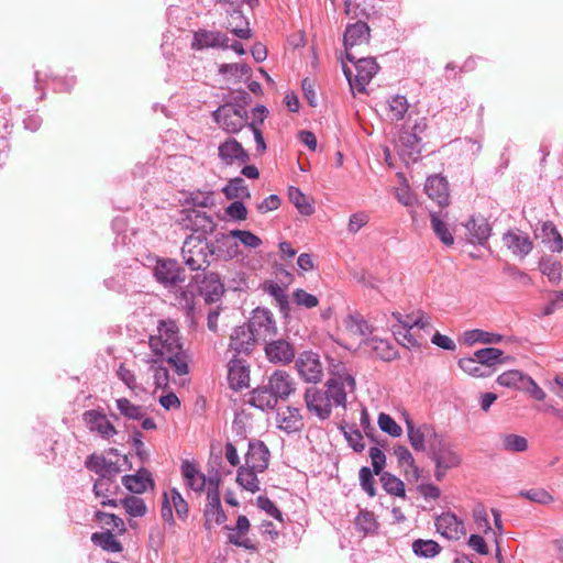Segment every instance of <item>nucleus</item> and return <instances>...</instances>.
<instances>
[{"instance_id":"4","label":"nucleus","mask_w":563,"mask_h":563,"mask_svg":"<svg viewBox=\"0 0 563 563\" xmlns=\"http://www.w3.org/2000/svg\"><path fill=\"white\" fill-rule=\"evenodd\" d=\"M219 247L213 243L199 238H188L181 247V255L185 265L194 271H206L210 265V257L219 256Z\"/></svg>"},{"instance_id":"54","label":"nucleus","mask_w":563,"mask_h":563,"mask_svg":"<svg viewBox=\"0 0 563 563\" xmlns=\"http://www.w3.org/2000/svg\"><path fill=\"white\" fill-rule=\"evenodd\" d=\"M343 435L347 441L349 445L357 453H361L365 449V443L363 441V435L361 431L352 426L346 429L345 427H341Z\"/></svg>"},{"instance_id":"42","label":"nucleus","mask_w":563,"mask_h":563,"mask_svg":"<svg viewBox=\"0 0 563 563\" xmlns=\"http://www.w3.org/2000/svg\"><path fill=\"white\" fill-rule=\"evenodd\" d=\"M412 552L420 558L431 559L441 552L440 544L434 540L417 539L411 544Z\"/></svg>"},{"instance_id":"37","label":"nucleus","mask_w":563,"mask_h":563,"mask_svg":"<svg viewBox=\"0 0 563 563\" xmlns=\"http://www.w3.org/2000/svg\"><path fill=\"white\" fill-rule=\"evenodd\" d=\"M91 541L102 550L111 553H118L123 550L121 542L115 539L110 530L92 533Z\"/></svg>"},{"instance_id":"27","label":"nucleus","mask_w":563,"mask_h":563,"mask_svg":"<svg viewBox=\"0 0 563 563\" xmlns=\"http://www.w3.org/2000/svg\"><path fill=\"white\" fill-rule=\"evenodd\" d=\"M393 318L399 323L398 328H393V333L399 344L407 349L419 347L420 341L411 333L410 322L404 319L400 312H393Z\"/></svg>"},{"instance_id":"5","label":"nucleus","mask_w":563,"mask_h":563,"mask_svg":"<svg viewBox=\"0 0 563 563\" xmlns=\"http://www.w3.org/2000/svg\"><path fill=\"white\" fill-rule=\"evenodd\" d=\"M211 117L229 134H236L249 124L247 111L241 103H233L231 101L218 107L211 113Z\"/></svg>"},{"instance_id":"47","label":"nucleus","mask_w":563,"mask_h":563,"mask_svg":"<svg viewBox=\"0 0 563 563\" xmlns=\"http://www.w3.org/2000/svg\"><path fill=\"white\" fill-rule=\"evenodd\" d=\"M117 477H99L93 483V493L97 497H108L119 492L120 487L115 483Z\"/></svg>"},{"instance_id":"32","label":"nucleus","mask_w":563,"mask_h":563,"mask_svg":"<svg viewBox=\"0 0 563 563\" xmlns=\"http://www.w3.org/2000/svg\"><path fill=\"white\" fill-rule=\"evenodd\" d=\"M181 474L186 481V484L194 489L195 492L203 490L207 478L200 473L195 464L189 462L188 460L184 461L181 464Z\"/></svg>"},{"instance_id":"30","label":"nucleus","mask_w":563,"mask_h":563,"mask_svg":"<svg viewBox=\"0 0 563 563\" xmlns=\"http://www.w3.org/2000/svg\"><path fill=\"white\" fill-rule=\"evenodd\" d=\"M277 422L278 427L287 433L296 432L302 426L299 410L290 407L277 412Z\"/></svg>"},{"instance_id":"36","label":"nucleus","mask_w":563,"mask_h":563,"mask_svg":"<svg viewBox=\"0 0 563 563\" xmlns=\"http://www.w3.org/2000/svg\"><path fill=\"white\" fill-rule=\"evenodd\" d=\"M258 471L253 467H249L246 464L240 466L236 473V483L244 489L256 493L260 490V481L256 476Z\"/></svg>"},{"instance_id":"40","label":"nucleus","mask_w":563,"mask_h":563,"mask_svg":"<svg viewBox=\"0 0 563 563\" xmlns=\"http://www.w3.org/2000/svg\"><path fill=\"white\" fill-rule=\"evenodd\" d=\"M264 290L275 299L283 316L288 317L290 313V303L285 289L272 282L264 286Z\"/></svg>"},{"instance_id":"19","label":"nucleus","mask_w":563,"mask_h":563,"mask_svg":"<svg viewBox=\"0 0 563 563\" xmlns=\"http://www.w3.org/2000/svg\"><path fill=\"white\" fill-rule=\"evenodd\" d=\"M435 528L441 536L450 540H459L465 534L463 521L452 512H444L437 517Z\"/></svg>"},{"instance_id":"58","label":"nucleus","mask_w":563,"mask_h":563,"mask_svg":"<svg viewBox=\"0 0 563 563\" xmlns=\"http://www.w3.org/2000/svg\"><path fill=\"white\" fill-rule=\"evenodd\" d=\"M355 526L358 530L371 533L377 529V522L373 512L363 510L355 518Z\"/></svg>"},{"instance_id":"62","label":"nucleus","mask_w":563,"mask_h":563,"mask_svg":"<svg viewBox=\"0 0 563 563\" xmlns=\"http://www.w3.org/2000/svg\"><path fill=\"white\" fill-rule=\"evenodd\" d=\"M205 518H206L205 527L210 530L212 528V522L219 526L225 521L227 516H225V512H224L222 506H218L214 508L206 507Z\"/></svg>"},{"instance_id":"26","label":"nucleus","mask_w":563,"mask_h":563,"mask_svg":"<svg viewBox=\"0 0 563 563\" xmlns=\"http://www.w3.org/2000/svg\"><path fill=\"white\" fill-rule=\"evenodd\" d=\"M124 487L133 494H143L148 487H154V481L148 470L142 467L136 474L124 475L122 477Z\"/></svg>"},{"instance_id":"8","label":"nucleus","mask_w":563,"mask_h":563,"mask_svg":"<svg viewBox=\"0 0 563 563\" xmlns=\"http://www.w3.org/2000/svg\"><path fill=\"white\" fill-rule=\"evenodd\" d=\"M245 325L253 332L257 342L265 343L277 334V325L273 313L268 309L256 308Z\"/></svg>"},{"instance_id":"56","label":"nucleus","mask_w":563,"mask_h":563,"mask_svg":"<svg viewBox=\"0 0 563 563\" xmlns=\"http://www.w3.org/2000/svg\"><path fill=\"white\" fill-rule=\"evenodd\" d=\"M360 486L369 496L376 495L374 472L368 466H362L358 472Z\"/></svg>"},{"instance_id":"14","label":"nucleus","mask_w":563,"mask_h":563,"mask_svg":"<svg viewBox=\"0 0 563 563\" xmlns=\"http://www.w3.org/2000/svg\"><path fill=\"white\" fill-rule=\"evenodd\" d=\"M371 37V30L366 22L357 21L349 24L344 32L345 57L349 62H354L355 55L353 47L363 43L367 44Z\"/></svg>"},{"instance_id":"63","label":"nucleus","mask_w":563,"mask_h":563,"mask_svg":"<svg viewBox=\"0 0 563 563\" xmlns=\"http://www.w3.org/2000/svg\"><path fill=\"white\" fill-rule=\"evenodd\" d=\"M519 495L530 501L541 505H547L553 500V497L543 488L521 490Z\"/></svg>"},{"instance_id":"48","label":"nucleus","mask_w":563,"mask_h":563,"mask_svg":"<svg viewBox=\"0 0 563 563\" xmlns=\"http://www.w3.org/2000/svg\"><path fill=\"white\" fill-rule=\"evenodd\" d=\"M120 505L123 506L126 514L131 517H143L147 511L145 501L136 496H128L121 499Z\"/></svg>"},{"instance_id":"60","label":"nucleus","mask_w":563,"mask_h":563,"mask_svg":"<svg viewBox=\"0 0 563 563\" xmlns=\"http://www.w3.org/2000/svg\"><path fill=\"white\" fill-rule=\"evenodd\" d=\"M371 462H372V471L375 475L382 476L384 474V468L386 466V455L385 453L377 446L369 448L368 451Z\"/></svg>"},{"instance_id":"33","label":"nucleus","mask_w":563,"mask_h":563,"mask_svg":"<svg viewBox=\"0 0 563 563\" xmlns=\"http://www.w3.org/2000/svg\"><path fill=\"white\" fill-rule=\"evenodd\" d=\"M503 355L504 352L497 347H484L474 353V356L479 361L481 365L493 372L497 364H503L509 358V356L503 358Z\"/></svg>"},{"instance_id":"6","label":"nucleus","mask_w":563,"mask_h":563,"mask_svg":"<svg viewBox=\"0 0 563 563\" xmlns=\"http://www.w3.org/2000/svg\"><path fill=\"white\" fill-rule=\"evenodd\" d=\"M356 69V75L352 78V70L342 64L343 73L352 89L362 92L372 78L377 74L379 66L373 57H356L352 62Z\"/></svg>"},{"instance_id":"41","label":"nucleus","mask_w":563,"mask_h":563,"mask_svg":"<svg viewBox=\"0 0 563 563\" xmlns=\"http://www.w3.org/2000/svg\"><path fill=\"white\" fill-rule=\"evenodd\" d=\"M457 364L463 372L473 377H489L493 374V371L486 369L481 365L479 361L474 355L460 358Z\"/></svg>"},{"instance_id":"22","label":"nucleus","mask_w":563,"mask_h":563,"mask_svg":"<svg viewBox=\"0 0 563 563\" xmlns=\"http://www.w3.org/2000/svg\"><path fill=\"white\" fill-rule=\"evenodd\" d=\"M82 419L91 432H96L102 438H110L117 433L107 416L98 410H87L82 415Z\"/></svg>"},{"instance_id":"53","label":"nucleus","mask_w":563,"mask_h":563,"mask_svg":"<svg viewBox=\"0 0 563 563\" xmlns=\"http://www.w3.org/2000/svg\"><path fill=\"white\" fill-rule=\"evenodd\" d=\"M190 221L195 225V230H201L203 233H211L216 229L213 219L206 212L192 211Z\"/></svg>"},{"instance_id":"45","label":"nucleus","mask_w":563,"mask_h":563,"mask_svg":"<svg viewBox=\"0 0 563 563\" xmlns=\"http://www.w3.org/2000/svg\"><path fill=\"white\" fill-rule=\"evenodd\" d=\"M431 227L435 235L440 239V241L446 246H451L454 243V238L449 230L445 222L441 220L437 212L430 213Z\"/></svg>"},{"instance_id":"11","label":"nucleus","mask_w":563,"mask_h":563,"mask_svg":"<svg viewBox=\"0 0 563 563\" xmlns=\"http://www.w3.org/2000/svg\"><path fill=\"white\" fill-rule=\"evenodd\" d=\"M404 418L409 442L416 451H426L427 446L429 449L431 446V442H434L440 434L435 431L433 426L428 423L416 427L407 412H404Z\"/></svg>"},{"instance_id":"38","label":"nucleus","mask_w":563,"mask_h":563,"mask_svg":"<svg viewBox=\"0 0 563 563\" xmlns=\"http://www.w3.org/2000/svg\"><path fill=\"white\" fill-rule=\"evenodd\" d=\"M288 198L301 214L310 216L314 212L312 200L299 188L290 186L288 188Z\"/></svg>"},{"instance_id":"10","label":"nucleus","mask_w":563,"mask_h":563,"mask_svg":"<svg viewBox=\"0 0 563 563\" xmlns=\"http://www.w3.org/2000/svg\"><path fill=\"white\" fill-rule=\"evenodd\" d=\"M296 369L299 376L307 383L317 384L323 376V365L320 355L312 351L299 353L295 360Z\"/></svg>"},{"instance_id":"61","label":"nucleus","mask_w":563,"mask_h":563,"mask_svg":"<svg viewBox=\"0 0 563 563\" xmlns=\"http://www.w3.org/2000/svg\"><path fill=\"white\" fill-rule=\"evenodd\" d=\"M292 301L297 306L305 307L307 309L314 308L319 303V300H318V298L314 295L309 294V292H307L306 290H303L301 288H297L296 290H294V292H292Z\"/></svg>"},{"instance_id":"16","label":"nucleus","mask_w":563,"mask_h":563,"mask_svg":"<svg viewBox=\"0 0 563 563\" xmlns=\"http://www.w3.org/2000/svg\"><path fill=\"white\" fill-rule=\"evenodd\" d=\"M258 343L253 336V332L245 325L235 327L230 336L229 350L234 352V355H249L254 346Z\"/></svg>"},{"instance_id":"49","label":"nucleus","mask_w":563,"mask_h":563,"mask_svg":"<svg viewBox=\"0 0 563 563\" xmlns=\"http://www.w3.org/2000/svg\"><path fill=\"white\" fill-rule=\"evenodd\" d=\"M539 268L543 275L548 277V279L552 284H559L562 276V266L558 261H551L549 258H541L539 263Z\"/></svg>"},{"instance_id":"57","label":"nucleus","mask_w":563,"mask_h":563,"mask_svg":"<svg viewBox=\"0 0 563 563\" xmlns=\"http://www.w3.org/2000/svg\"><path fill=\"white\" fill-rule=\"evenodd\" d=\"M150 368L153 372L154 384L156 388H167L169 384L168 368L162 364H158L156 360L152 361Z\"/></svg>"},{"instance_id":"52","label":"nucleus","mask_w":563,"mask_h":563,"mask_svg":"<svg viewBox=\"0 0 563 563\" xmlns=\"http://www.w3.org/2000/svg\"><path fill=\"white\" fill-rule=\"evenodd\" d=\"M527 375L517 369L507 371L497 377V383L505 387L520 388L525 384Z\"/></svg>"},{"instance_id":"34","label":"nucleus","mask_w":563,"mask_h":563,"mask_svg":"<svg viewBox=\"0 0 563 563\" xmlns=\"http://www.w3.org/2000/svg\"><path fill=\"white\" fill-rule=\"evenodd\" d=\"M463 340L466 345L472 346L476 343L497 344L501 342L503 336L498 333L474 329L465 331L463 334Z\"/></svg>"},{"instance_id":"2","label":"nucleus","mask_w":563,"mask_h":563,"mask_svg":"<svg viewBox=\"0 0 563 563\" xmlns=\"http://www.w3.org/2000/svg\"><path fill=\"white\" fill-rule=\"evenodd\" d=\"M295 390L296 383L291 375L284 369H276L266 384L251 391L249 404L262 411L272 410L279 400L288 399Z\"/></svg>"},{"instance_id":"7","label":"nucleus","mask_w":563,"mask_h":563,"mask_svg":"<svg viewBox=\"0 0 563 563\" xmlns=\"http://www.w3.org/2000/svg\"><path fill=\"white\" fill-rule=\"evenodd\" d=\"M325 393L332 406H346L347 391L353 393L356 388L355 378L347 372H336L327 380Z\"/></svg>"},{"instance_id":"18","label":"nucleus","mask_w":563,"mask_h":563,"mask_svg":"<svg viewBox=\"0 0 563 563\" xmlns=\"http://www.w3.org/2000/svg\"><path fill=\"white\" fill-rule=\"evenodd\" d=\"M218 155L225 165H232L235 162L245 164L250 161V154L243 148L242 144L233 137L227 139L219 145Z\"/></svg>"},{"instance_id":"43","label":"nucleus","mask_w":563,"mask_h":563,"mask_svg":"<svg viewBox=\"0 0 563 563\" xmlns=\"http://www.w3.org/2000/svg\"><path fill=\"white\" fill-rule=\"evenodd\" d=\"M222 191L228 199H245L251 197V192L241 177L231 179Z\"/></svg>"},{"instance_id":"55","label":"nucleus","mask_w":563,"mask_h":563,"mask_svg":"<svg viewBox=\"0 0 563 563\" xmlns=\"http://www.w3.org/2000/svg\"><path fill=\"white\" fill-rule=\"evenodd\" d=\"M377 423L379 429L390 437L398 438L402 433L401 427L394 420L393 417L385 412H380L378 415Z\"/></svg>"},{"instance_id":"23","label":"nucleus","mask_w":563,"mask_h":563,"mask_svg":"<svg viewBox=\"0 0 563 563\" xmlns=\"http://www.w3.org/2000/svg\"><path fill=\"white\" fill-rule=\"evenodd\" d=\"M227 48L229 47V37L219 31L198 30L194 34L192 48Z\"/></svg>"},{"instance_id":"46","label":"nucleus","mask_w":563,"mask_h":563,"mask_svg":"<svg viewBox=\"0 0 563 563\" xmlns=\"http://www.w3.org/2000/svg\"><path fill=\"white\" fill-rule=\"evenodd\" d=\"M408 111V101L405 96H394L388 100V117L393 121H400Z\"/></svg>"},{"instance_id":"9","label":"nucleus","mask_w":563,"mask_h":563,"mask_svg":"<svg viewBox=\"0 0 563 563\" xmlns=\"http://www.w3.org/2000/svg\"><path fill=\"white\" fill-rule=\"evenodd\" d=\"M264 344L265 356L272 364L284 366L296 360V347L287 339L272 336Z\"/></svg>"},{"instance_id":"17","label":"nucleus","mask_w":563,"mask_h":563,"mask_svg":"<svg viewBox=\"0 0 563 563\" xmlns=\"http://www.w3.org/2000/svg\"><path fill=\"white\" fill-rule=\"evenodd\" d=\"M228 382L232 389L241 390L249 386L250 367L245 360L234 355L228 364Z\"/></svg>"},{"instance_id":"50","label":"nucleus","mask_w":563,"mask_h":563,"mask_svg":"<svg viewBox=\"0 0 563 563\" xmlns=\"http://www.w3.org/2000/svg\"><path fill=\"white\" fill-rule=\"evenodd\" d=\"M117 408L121 415L132 420H141L144 417L143 407L132 404L126 398L118 399Z\"/></svg>"},{"instance_id":"3","label":"nucleus","mask_w":563,"mask_h":563,"mask_svg":"<svg viewBox=\"0 0 563 563\" xmlns=\"http://www.w3.org/2000/svg\"><path fill=\"white\" fill-rule=\"evenodd\" d=\"M428 456L435 465L434 477L438 482L443 479L448 470L457 467L462 462L454 444L443 433H440L434 442H431Z\"/></svg>"},{"instance_id":"64","label":"nucleus","mask_w":563,"mask_h":563,"mask_svg":"<svg viewBox=\"0 0 563 563\" xmlns=\"http://www.w3.org/2000/svg\"><path fill=\"white\" fill-rule=\"evenodd\" d=\"M170 496H172V503L176 510L177 516L180 519H186L188 517V511H189L187 501L183 498L181 494L179 493V490L177 488L170 489Z\"/></svg>"},{"instance_id":"20","label":"nucleus","mask_w":563,"mask_h":563,"mask_svg":"<svg viewBox=\"0 0 563 563\" xmlns=\"http://www.w3.org/2000/svg\"><path fill=\"white\" fill-rule=\"evenodd\" d=\"M269 455V450L263 441H250L245 464L258 472H264L268 466Z\"/></svg>"},{"instance_id":"1","label":"nucleus","mask_w":563,"mask_h":563,"mask_svg":"<svg viewBox=\"0 0 563 563\" xmlns=\"http://www.w3.org/2000/svg\"><path fill=\"white\" fill-rule=\"evenodd\" d=\"M150 347L155 355L165 360L177 375L188 373V356L183 350L179 329L175 321H159L157 335L150 336Z\"/></svg>"},{"instance_id":"25","label":"nucleus","mask_w":563,"mask_h":563,"mask_svg":"<svg viewBox=\"0 0 563 563\" xmlns=\"http://www.w3.org/2000/svg\"><path fill=\"white\" fill-rule=\"evenodd\" d=\"M85 466L99 477H117L121 468L117 462L108 461L102 455L91 454L85 461Z\"/></svg>"},{"instance_id":"15","label":"nucleus","mask_w":563,"mask_h":563,"mask_svg":"<svg viewBox=\"0 0 563 563\" xmlns=\"http://www.w3.org/2000/svg\"><path fill=\"white\" fill-rule=\"evenodd\" d=\"M305 401L308 410L314 413L319 419L325 420L331 416L332 404L325 390L314 386L307 388Z\"/></svg>"},{"instance_id":"13","label":"nucleus","mask_w":563,"mask_h":563,"mask_svg":"<svg viewBox=\"0 0 563 563\" xmlns=\"http://www.w3.org/2000/svg\"><path fill=\"white\" fill-rule=\"evenodd\" d=\"M194 279L206 302L212 303L220 300L224 286L218 273L205 271L202 274H197Z\"/></svg>"},{"instance_id":"24","label":"nucleus","mask_w":563,"mask_h":563,"mask_svg":"<svg viewBox=\"0 0 563 563\" xmlns=\"http://www.w3.org/2000/svg\"><path fill=\"white\" fill-rule=\"evenodd\" d=\"M424 191L428 197L435 201L440 207L449 205V187L444 177L440 175L429 176L424 184Z\"/></svg>"},{"instance_id":"21","label":"nucleus","mask_w":563,"mask_h":563,"mask_svg":"<svg viewBox=\"0 0 563 563\" xmlns=\"http://www.w3.org/2000/svg\"><path fill=\"white\" fill-rule=\"evenodd\" d=\"M505 245L515 256L526 257L533 249V243L528 234L520 230L508 231L503 236Z\"/></svg>"},{"instance_id":"12","label":"nucleus","mask_w":563,"mask_h":563,"mask_svg":"<svg viewBox=\"0 0 563 563\" xmlns=\"http://www.w3.org/2000/svg\"><path fill=\"white\" fill-rule=\"evenodd\" d=\"M154 277L165 287H174L185 282V269L176 260H158L154 267Z\"/></svg>"},{"instance_id":"29","label":"nucleus","mask_w":563,"mask_h":563,"mask_svg":"<svg viewBox=\"0 0 563 563\" xmlns=\"http://www.w3.org/2000/svg\"><path fill=\"white\" fill-rule=\"evenodd\" d=\"M231 236L239 239V241L247 247L256 249L262 244V240L257 235L246 230H232L229 235L218 233L216 235V242L228 245L231 241Z\"/></svg>"},{"instance_id":"44","label":"nucleus","mask_w":563,"mask_h":563,"mask_svg":"<svg viewBox=\"0 0 563 563\" xmlns=\"http://www.w3.org/2000/svg\"><path fill=\"white\" fill-rule=\"evenodd\" d=\"M380 483L385 492L389 495H394L397 497H405L406 489L404 482L397 476L393 475L389 472H385L379 476Z\"/></svg>"},{"instance_id":"39","label":"nucleus","mask_w":563,"mask_h":563,"mask_svg":"<svg viewBox=\"0 0 563 563\" xmlns=\"http://www.w3.org/2000/svg\"><path fill=\"white\" fill-rule=\"evenodd\" d=\"M542 241L552 252H561L563 250V239L552 222L543 223Z\"/></svg>"},{"instance_id":"59","label":"nucleus","mask_w":563,"mask_h":563,"mask_svg":"<svg viewBox=\"0 0 563 563\" xmlns=\"http://www.w3.org/2000/svg\"><path fill=\"white\" fill-rule=\"evenodd\" d=\"M96 519L106 526H111L120 534L126 530L124 521L114 514L96 511Z\"/></svg>"},{"instance_id":"31","label":"nucleus","mask_w":563,"mask_h":563,"mask_svg":"<svg viewBox=\"0 0 563 563\" xmlns=\"http://www.w3.org/2000/svg\"><path fill=\"white\" fill-rule=\"evenodd\" d=\"M394 454L400 467L404 468L407 477L419 478V467L415 463L411 452L405 445H396Z\"/></svg>"},{"instance_id":"51","label":"nucleus","mask_w":563,"mask_h":563,"mask_svg":"<svg viewBox=\"0 0 563 563\" xmlns=\"http://www.w3.org/2000/svg\"><path fill=\"white\" fill-rule=\"evenodd\" d=\"M503 449L508 452H525L528 449V440L518 434H506L503 437Z\"/></svg>"},{"instance_id":"35","label":"nucleus","mask_w":563,"mask_h":563,"mask_svg":"<svg viewBox=\"0 0 563 563\" xmlns=\"http://www.w3.org/2000/svg\"><path fill=\"white\" fill-rule=\"evenodd\" d=\"M368 346L372 349L374 354L382 361L390 362L398 357V351L396 347L387 340L372 338L367 342Z\"/></svg>"},{"instance_id":"28","label":"nucleus","mask_w":563,"mask_h":563,"mask_svg":"<svg viewBox=\"0 0 563 563\" xmlns=\"http://www.w3.org/2000/svg\"><path fill=\"white\" fill-rule=\"evenodd\" d=\"M465 228L470 234V241L479 245H485L492 234V228L487 219L483 217H472Z\"/></svg>"}]
</instances>
